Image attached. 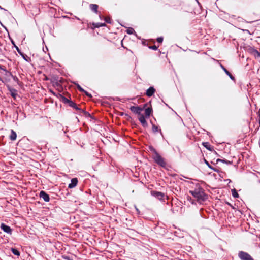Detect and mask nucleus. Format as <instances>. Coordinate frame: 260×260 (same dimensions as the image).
Wrapping results in <instances>:
<instances>
[{"mask_svg":"<svg viewBox=\"0 0 260 260\" xmlns=\"http://www.w3.org/2000/svg\"><path fill=\"white\" fill-rule=\"evenodd\" d=\"M189 193L195 198L198 202L201 203L208 199V196L205 193L203 188L197 184L193 189L189 190Z\"/></svg>","mask_w":260,"mask_h":260,"instance_id":"f257e3e1","label":"nucleus"},{"mask_svg":"<svg viewBox=\"0 0 260 260\" xmlns=\"http://www.w3.org/2000/svg\"><path fill=\"white\" fill-rule=\"evenodd\" d=\"M152 158L158 165L164 168L166 167V162H165L164 159L159 155V153H157L156 155H153Z\"/></svg>","mask_w":260,"mask_h":260,"instance_id":"f03ea898","label":"nucleus"},{"mask_svg":"<svg viewBox=\"0 0 260 260\" xmlns=\"http://www.w3.org/2000/svg\"><path fill=\"white\" fill-rule=\"evenodd\" d=\"M238 256L241 260H254L248 253L244 251H239Z\"/></svg>","mask_w":260,"mask_h":260,"instance_id":"7ed1b4c3","label":"nucleus"},{"mask_svg":"<svg viewBox=\"0 0 260 260\" xmlns=\"http://www.w3.org/2000/svg\"><path fill=\"white\" fill-rule=\"evenodd\" d=\"M130 110L134 113L138 114L139 116L142 114L141 111H143V109L139 106H132L130 107Z\"/></svg>","mask_w":260,"mask_h":260,"instance_id":"20e7f679","label":"nucleus"},{"mask_svg":"<svg viewBox=\"0 0 260 260\" xmlns=\"http://www.w3.org/2000/svg\"><path fill=\"white\" fill-rule=\"evenodd\" d=\"M40 197L42 198L43 200L46 202H48L50 201L49 196L43 190L40 191Z\"/></svg>","mask_w":260,"mask_h":260,"instance_id":"39448f33","label":"nucleus"},{"mask_svg":"<svg viewBox=\"0 0 260 260\" xmlns=\"http://www.w3.org/2000/svg\"><path fill=\"white\" fill-rule=\"evenodd\" d=\"M151 194L152 196L159 200H161L164 197V194L163 193L157 191H152L151 192Z\"/></svg>","mask_w":260,"mask_h":260,"instance_id":"423d86ee","label":"nucleus"},{"mask_svg":"<svg viewBox=\"0 0 260 260\" xmlns=\"http://www.w3.org/2000/svg\"><path fill=\"white\" fill-rule=\"evenodd\" d=\"M1 228L5 232H6L8 234H11L12 229H11V228L9 226L7 225L4 223H2L1 225Z\"/></svg>","mask_w":260,"mask_h":260,"instance_id":"0eeeda50","label":"nucleus"},{"mask_svg":"<svg viewBox=\"0 0 260 260\" xmlns=\"http://www.w3.org/2000/svg\"><path fill=\"white\" fill-rule=\"evenodd\" d=\"M138 119L144 127H146L147 126V122H146L145 117L143 114H141L138 116Z\"/></svg>","mask_w":260,"mask_h":260,"instance_id":"6e6552de","label":"nucleus"},{"mask_svg":"<svg viewBox=\"0 0 260 260\" xmlns=\"http://www.w3.org/2000/svg\"><path fill=\"white\" fill-rule=\"evenodd\" d=\"M69 106L70 107L74 108L76 110L78 111L80 113H86V112L84 110H83L82 109L79 108L78 107L76 103H75L74 102H73V101L70 102Z\"/></svg>","mask_w":260,"mask_h":260,"instance_id":"1a4fd4ad","label":"nucleus"},{"mask_svg":"<svg viewBox=\"0 0 260 260\" xmlns=\"http://www.w3.org/2000/svg\"><path fill=\"white\" fill-rule=\"evenodd\" d=\"M78 183V179L77 178H72L71 180V183L68 185L69 188H73L75 187Z\"/></svg>","mask_w":260,"mask_h":260,"instance_id":"9d476101","label":"nucleus"},{"mask_svg":"<svg viewBox=\"0 0 260 260\" xmlns=\"http://www.w3.org/2000/svg\"><path fill=\"white\" fill-rule=\"evenodd\" d=\"M155 89L153 87H150L146 91V95L148 97L151 96L155 92Z\"/></svg>","mask_w":260,"mask_h":260,"instance_id":"9b49d317","label":"nucleus"},{"mask_svg":"<svg viewBox=\"0 0 260 260\" xmlns=\"http://www.w3.org/2000/svg\"><path fill=\"white\" fill-rule=\"evenodd\" d=\"M220 67L226 73V74L228 75L232 80H235V78L233 77V76L226 69V68L223 65L220 64Z\"/></svg>","mask_w":260,"mask_h":260,"instance_id":"f8f14e48","label":"nucleus"},{"mask_svg":"<svg viewBox=\"0 0 260 260\" xmlns=\"http://www.w3.org/2000/svg\"><path fill=\"white\" fill-rule=\"evenodd\" d=\"M90 9L93 11L94 12H95V13H98V5H96V4H90Z\"/></svg>","mask_w":260,"mask_h":260,"instance_id":"ddd939ff","label":"nucleus"},{"mask_svg":"<svg viewBox=\"0 0 260 260\" xmlns=\"http://www.w3.org/2000/svg\"><path fill=\"white\" fill-rule=\"evenodd\" d=\"M152 109L151 108L148 107L145 110V114L146 117H149L151 114Z\"/></svg>","mask_w":260,"mask_h":260,"instance_id":"4468645a","label":"nucleus"},{"mask_svg":"<svg viewBox=\"0 0 260 260\" xmlns=\"http://www.w3.org/2000/svg\"><path fill=\"white\" fill-rule=\"evenodd\" d=\"M16 137L17 134L16 132L13 130H11V135L10 136V139L12 141H14L16 139Z\"/></svg>","mask_w":260,"mask_h":260,"instance_id":"2eb2a0df","label":"nucleus"},{"mask_svg":"<svg viewBox=\"0 0 260 260\" xmlns=\"http://www.w3.org/2000/svg\"><path fill=\"white\" fill-rule=\"evenodd\" d=\"M92 25L95 28H99L100 27L105 26L106 24L105 23L98 22V23H93Z\"/></svg>","mask_w":260,"mask_h":260,"instance_id":"dca6fc26","label":"nucleus"},{"mask_svg":"<svg viewBox=\"0 0 260 260\" xmlns=\"http://www.w3.org/2000/svg\"><path fill=\"white\" fill-rule=\"evenodd\" d=\"M205 163L207 165V166L211 169L213 170V171H214L215 172H218V170L217 169H216L215 168H213V167H212L209 162L206 160V159H205Z\"/></svg>","mask_w":260,"mask_h":260,"instance_id":"f3484780","label":"nucleus"},{"mask_svg":"<svg viewBox=\"0 0 260 260\" xmlns=\"http://www.w3.org/2000/svg\"><path fill=\"white\" fill-rule=\"evenodd\" d=\"M12 252L13 254L16 255V256H19L20 255V252L16 248H12L11 249Z\"/></svg>","mask_w":260,"mask_h":260,"instance_id":"a211bd4d","label":"nucleus"},{"mask_svg":"<svg viewBox=\"0 0 260 260\" xmlns=\"http://www.w3.org/2000/svg\"><path fill=\"white\" fill-rule=\"evenodd\" d=\"M232 194L233 197L234 198H238L239 197V194L235 189L232 190Z\"/></svg>","mask_w":260,"mask_h":260,"instance_id":"6ab92c4d","label":"nucleus"},{"mask_svg":"<svg viewBox=\"0 0 260 260\" xmlns=\"http://www.w3.org/2000/svg\"><path fill=\"white\" fill-rule=\"evenodd\" d=\"M149 149L150 151H151L152 153H153L154 155H156V154L158 153L156 149L152 146H149Z\"/></svg>","mask_w":260,"mask_h":260,"instance_id":"aec40b11","label":"nucleus"},{"mask_svg":"<svg viewBox=\"0 0 260 260\" xmlns=\"http://www.w3.org/2000/svg\"><path fill=\"white\" fill-rule=\"evenodd\" d=\"M152 130L153 133H156L159 131V128L157 126L155 125V124H152Z\"/></svg>","mask_w":260,"mask_h":260,"instance_id":"412c9836","label":"nucleus"},{"mask_svg":"<svg viewBox=\"0 0 260 260\" xmlns=\"http://www.w3.org/2000/svg\"><path fill=\"white\" fill-rule=\"evenodd\" d=\"M219 161H221V162H223L225 163L226 164H231L230 161H229V160H226V159H217V160H216V162H218Z\"/></svg>","mask_w":260,"mask_h":260,"instance_id":"4be33fe9","label":"nucleus"},{"mask_svg":"<svg viewBox=\"0 0 260 260\" xmlns=\"http://www.w3.org/2000/svg\"><path fill=\"white\" fill-rule=\"evenodd\" d=\"M126 32L129 35L133 34L134 32H135V30L133 28L129 27L128 29H127Z\"/></svg>","mask_w":260,"mask_h":260,"instance_id":"5701e85b","label":"nucleus"},{"mask_svg":"<svg viewBox=\"0 0 260 260\" xmlns=\"http://www.w3.org/2000/svg\"><path fill=\"white\" fill-rule=\"evenodd\" d=\"M15 48L16 49L17 52H18V53L19 54H20L21 55H22L23 56V57L26 60L25 57H24V55L23 54V53L20 51V50L19 49V48L16 46V45H15Z\"/></svg>","mask_w":260,"mask_h":260,"instance_id":"b1692460","label":"nucleus"},{"mask_svg":"<svg viewBox=\"0 0 260 260\" xmlns=\"http://www.w3.org/2000/svg\"><path fill=\"white\" fill-rule=\"evenodd\" d=\"M203 145L204 147H205L207 149L211 150L210 146L207 142L203 143Z\"/></svg>","mask_w":260,"mask_h":260,"instance_id":"393cba45","label":"nucleus"},{"mask_svg":"<svg viewBox=\"0 0 260 260\" xmlns=\"http://www.w3.org/2000/svg\"><path fill=\"white\" fill-rule=\"evenodd\" d=\"M104 20L106 22L108 23L111 24L112 23L110 18L108 17H105Z\"/></svg>","mask_w":260,"mask_h":260,"instance_id":"a878e982","label":"nucleus"},{"mask_svg":"<svg viewBox=\"0 0 260 260\" xmlns=\"http://www.w3.org/2000/svg\"><path fill=\"white\" fill-rule=\"evenodd\" d=\"M62 101L64 103H69L70 104V102H72V101H70L68 99L64 96H62Z\"/></svg>","mask_w":260,"mask_h":260,"instance_id":"bb28decb","label":"nucleus"},{"mask_svg":"<svg viewBox=\"0 0 260 260\" xmlns=\"http://www.w3.org/2000/svg\"><path fill=\"white\" fill-rule=\"evenodd\" d=\"M76 85L77 89L81 92L84 91V90L78 84L75 83Z\"/></svg>","mask_w":260,"mask_h":260,"instance_id":"cd10ccee","label":"nucleus"},{"mask_svg":"<svg viewBox=\"0 0 260 260\" xmlns=\"http://www.w3.org/2000/svg\"><path fill=\"white\" fill-rule=\"evenodd\" d=\"M62 257L65 260H73L70 256L67 255H62Z\"/></svg>","mask_w":260,"mask_h":260,"instance_id":"c85d7f7f","label":"nucleus"},{"mask_svg":"<svg viewBox=\"0 0 260 260\" xmlns=\"http://www.w3.org/2000/svg\"><path fill=\"white\" fill-rule=\"evenodd\" d=\"M149 48L154 50H156L158 48V47L155 45L149 46Z\"/></svg>","mask_w":260,"mask_h":260,"instance_id":"c756f323","label":"nucleus"},{"mask_svg":"<svg viewBox=\"0 0 260 260\" xmlns=\"http://www.w3.org/2000/svg\"><path fill=\"white\" fill-rule=\"evenodd\" d=\"M157 41L160 43H162L163 41V38L161 37L157 38Z\"/></svg>","mask_w":260,"mask_h":260,"instance_id":"7c9ffc66","label":"nucleus"},{"mask_svg":"<svg viewBox=\"0 0 260 260\" xmlns=\"http://www.w3.org/2000/svg\"><path fill=\"white\" fill-rule=\"evenodd\" d=\"M82 92L84 93L88 97L92 96L91 94L89 93L87 91H85V90H84V91H82Z\"/></svg>","mask_w":260,"mask_h":260,"instance_id":"2f4dec72","label":"nucleus"},{"mask_svg":"<svg viewBox=\"0 0 260 260\" xmlns=\"http://www.w3.org/2000/svg\"><path fill=\"white\" fill-rule=\"evenodd\" d=\"M0 69L3 70V71L6 72L7 71V70L5 69H4L3 67L1 65H0Z\"/></svg>","mask_w":260,"mask_h":260,"instance_id":"473e14b6","label":"nucleus"},{"mask_svg":"<svg viewBox=\"0 0 260 260\" xmlns=\"http://www.w3.org/2000/svg\"><path fill=\"white\" fill-rule=\"evenodd\" d=\"M135 209H136V210L137 211V213L138 214H140V212L139 210L136 206H135Z\"/></svg>","mask_w":260,"mask_h":260,"instance_id":"72a5a7b5","label":"nucleus"},{"mask_svg":"<svg viewBox=\"0 0 260 260\" xmlns=\"http://www.w3.org/2000/svg\"><path fill=\"white\" fill-rule=\"evenodd\" d=\"M255 52L257 54V56L260 57V53L257 50H255Z\"/></svg>","mask_w":260,"mask_h":260,"instance_id":"f704fd0d","label":"nucleus"},{"mask_svg":"<svg viewBox=\"0 0 260 260\" xmlns=\"http://www.w3.org/2000/svg\"><path fill=\"white\" fill-rule=\"evenodd\" d=\"M11 95H12V96L13 97H15V96L16 94H15V93H12Z\"/></svg>","mask_w":260,"mask_h":260,"instance_id":"c9c22d12","label":"nucleus"},{"mask_svg":"<svg viewBox=\"0 0 260 260\" xmlns=\"http://www.w3.org/2000/svg\"><path fill=\"white\" fill-rule=\"evenodd\" d=\"M14 80H18V78L17 77H14Z\"/></svg>","mask_w":260,"mask_h":260,"instance_id":"e433bc0d","label":"nucleus"},{"mask_svg":"<svg viewBox=\"0 0 260 260\" xmlns=\"http://www.w3.org/2000/svg\"><path fill=\"white\" fill-rule=\"evenodd\" d=\"M12 43L15 46L16 45L14 43V42L13 41H12Z\"/></svg>","mask_w":260,"mask_h":260,"instance_id":"4c0bfd02","label":"nucleus"},{"mask_svg":"<svg viewBox=\"0 0 260 260\" xmlns=\"http://www.w3.org/2000/svg\"><path fill=\"white\" fill-rule=\"evenodd\" d=\"M56 85L57 86H59L60 85H59V83H56Z\"/></svg>","mask_w":260,"mask_h":260,"instance_id":"58836bf2","label":"nucleus"},{"mask_svg":"<svg viewBox=\"0 0 260 260\" xmlns=\"http://www.w3.org/2000/svg\"><path fill=\"white\" fill-rule=\"evenodd\" d=\"M99 17H100V18L101 19H102V16L101 15H100V16H99Z\"/></svg>","mask_w":260,"mask_h":260,"instance_id":"ea45409f","label":"nucleus"},{"mask_svg":"<svg viewBox=\"0 0 260 260\" xmlns=\"http://www.w3.org/2000/svg\"><path fill=\"white\" fill-rule=\"evenodd\" d=\"M231 17H232V18H234V17H235V15H232V16H231Z\"/></svg>","mask_w":260,"mask_h":260,"instance_id":"a19ab883","label":"nucleus"},{"mask_svg":"<svg viewBox=\"0 0 260 260\" xmlns=\"http://www.w3.org/2000/svg\"><path fill=\"white\" fill-rule=\"evenodd\" d=\"M0 8H1V9H2V8L1 7V6H0Z\"/></svg>","mask_w":260,"mask_h":260,"instance_id":"79ce46f5","label":"nucleus"}]
</instances>
